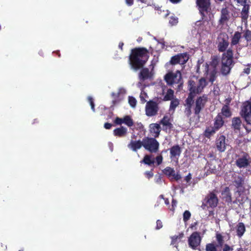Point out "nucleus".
<instances>
[{"instance_id":"obj_54","label":"nucleus","mask_w":251,"mask_h":251,"mask_svg":"<svg viewBox=\"0 0 251 251\" xmlns=\"http://www.w3.org/2000/svg\"><path fill=\"white\" fill-rule=\"evenodd\" d=\"M233 250V247H230L227 244H225L223 248V251H232Z\"/></svg>"},{"instance_id":"obj_5","label":"nucleus","mask_w":251,"mask_h":251,"mask_svg":"<svg viewBox=\"0 0 251 251\" xmlns=\"http://www.w3.org/2000/svg\"><path fill=\"white\" fill-rule=\"evenodd\" d=\"M207 84V83L204 78H201L197 83L191 80H189L188 82V89L190 94L195 96L197 94L201 93Z\"/></svg>"},{"instance_id":"obj_12","label":"nucleus","mask_w":251,"mask_h":251,"mask_svg":"<svg viewBox=\"0 0 251 251\" xmlns=\"http://www.w3.org/2000/svg\"><path fill=\"white\" fill-rule=\"evenodd\" d=\"M158 111L157 104L155 102H148L146 106V113L148 116H152L156 114Z\"/></svg>"},{"instance_id":"obj_29","label":"nucleus","mask_w":251,"mask_h":251,"mask_svg":"<svg viewBox=\"0 0 251 251\" xmlns=\"http://www.w3.org/2000/svg\"><path fill=\"white\" fill-rule=\"evenodd\" d=\"M141 163H144L149 166L153 165L155 163L154 158L151 155H146L144 156L143 160L140 162Z\"/></svg>"},{"instance_id":"obj_40","label":"nucleus","mask_w":251,"mask_h":251,"mask_svg":"<svg viewBox=\"0 0 251 251\" xmlns=\"http://www.w3.org/2000/svg\"><path fill=\"white\" fill-rule=\"evenodd\" d=\"M177 55L180 60L182 61L181 64L185 63L188 60V55L186 53H180Z\"/></svg>"},{"instance_id":"obj_27","label":"nucleus","mask_w":251,"mask_h":251,"mask_svg":"<svg viewBox=\"0 0 251 251\" xmlns=\"http://www.w3.org/2000/svg\"><path fill=\"white\" fill-rule=\"evenodd\" d=\"M241 120L240 118H234L232 120V127L234 130L239 131L241 126Z\"/></svg>"},{"instance_id":"obj_31","label":"nucleus","mask_w":251,"mask_h":251,"mask_svg":"<svg viewBox=\"0 0 251 251\" xmlns=\"http://www.w3.org/2000/svg\"><path fill=\"white\" fill-rule=\"evenodd\" d=\"M245 231V226L243 223H240L237 226V235L241 237L244 233Z\"/></svg>"},{"instance_id":"obj_19","label":"nucleus","mask_w":251,"mask_h":251,"mask_svg":"<svg viewBox=\"0 0 251 251\" xmlns=\"http://www.w3.org/2000/svg\"><path fill=\"white\" fill-rule=\"evenodd\" d=\"M153 75L152 71H150L148 68L143 69L139 74V79L141 81H144L147 79L151 78Z\"/></svg>"},{"instance_id":"obj_3","label":"nucleus","mask_w":251,"mask_h":251,"mask_svg":"<svg viewBox=\"0 0 251 251\" xmlns=\"http://www.w3.org/2000/svg\"><path fill=\"white\" fill-rule=\"evenodd\" d=\"M197 3L199 6L202 19L207 22L208 20H210L213 16L210 12L209 0H197Z\"/></svg>"},{"instance_id":"obj_18","label":"nucleus","mask_w":251,"mask_h":251,"mask_svg":"<svg viewBox=\"0 0 251 251\" xmlns=\"http://www.w3.org/2000/svg\"><path fill=\"white\" fill-rule=\"evenodd\" d=\"M142 146H143V140L142 141L140 140L134 141L132 140L127 145L128 148L134 151H137Z\"/></svg>"},{"instance_id":"obj_35","label":"nucleus","mask_w":251,"mask_h":251,"mask_svg":"<svg viewBox=\"0 0 251 251\" xmlns=\"http://www.w3.org/2000/svg\"><path fill=\"white\" fill-rule=\"evenodd\" d=\"M240 38L241 33L239 32H236L232 38L231 44L233 45H236L239 42Z\"/></svg>"},{"instance_id":"obj_13","label":"nucleus","mask_w":251,"mask_h":251,"mask_svg":"<svg viewBox=\"0 0 251 251\" xmlns=\"http://www.w3.org/2000/svg\"><path fill=\"white\" fill-rule=\"evenodd\" d=\"M232 177H233V183L235 186L239 190H242V188L244 184V178L241 175L235 173L232 175Z\"/></svg>"},{"instance_id":"obj_7","label":"nucleus","mask_w":251,"mask_h":251,"mask_svg":"<svg viewBox=\"0 0 251 251\" xmlns=\"http://www.w3.org/2000/svg\"><path fill=\"white\" fill-rule=\"evenodd\" d=\"M251 163V159L247 153H243L238 155L235 161V164L239 168H245L247 167Z\"/></svg>"},{"instance_id":"obj_38","label":"nucleus","mask_w":251,"mask_h":251,"mask_svg":"<svg viewBox=\"0 0 251 251\" xmlns=\"http://www.w3.org/2000/svg\"><path fill=\"white\" fill-rule=\"evenodd\" d=\"M174 91L169 89L167 90L166 95L164 97V99L166 100H169L173 99Z\"/></svg>"},{"instance_id":"obj_30","label":"nucleus","mask_w":251,"mask_h":251,"mask_svg":"<svg viewBox=\"0 0 251 251\" xmlns=\"http://www.w3.org/2000/svg\"><path fill=\"white\" fill-rule=\"evenodd\" d=\"M224 124V121L220 115H218L215 119L214 126L215 129L218 130Z\"/></svg>"},{"instance_id":"obj_47","label":"nucleus","mask_w":251,"mask_h":251,"mask_svg":"<svg viewBox=\"0 0 251 251\" xmlns=\"http://www.w3.org/2000/svg\"><path fill=\"white\" fill-rule=\"evenodd\" d=\"M148 97L147 94L143 90L141 91L140 95V100L142 103H145L147 101V98Z\"/></svg>"},{"instance_id":"obj_25","label":"nucleus","mask_w":251,"mask_h":251,"mask_svg":"<svg viewBox=\"0 0 251 251\" xmlns=\"http://www.w3.org/2000/svg\"><path fill=\"white\" fill-rule=\"evenodd\" d=\"M243 8L241 13V16L243 22H245L248 18L250 5L249 4L243 5Z\"/></svg>"},{"instance_id":"obj_22","label":"nucleus","mask_w":251,"mask_h":251,"mask_svg":"<svg viewBox=\"0 0 251 251\" xmlns=\"http://www.w3.org/2000/svg\"><path fill=\"white\" fill-rule=\"evenodd\" d=\"M207 157L211 158L213 159L212 162L210 163L208 162L207 164L209 166V169H210L211 170V172L213 173H216L217 172V169L216 168V167L215 166H213V165L218 164V163H219L218 161L215 159V156L211 153H208L207 155Z\"/></svg>"},{"instance_id":"obj_10","label":"nucleus","mask_w":251,"mask_h":251,"mask_svg":"<svg viewBox=\"0 0 251 251\" xmlns=\"http://www.w3.org/2000/svg\"><path fill=\"white\" fill-rule=\"evenodd\" d=\"M170 158L172 161L178 163V158L180 155L181 150L178 145L173 146L170 149Z\"/></svg>"},{"instance_id":"obj_2","label":"nucleus","mask_w":251,"mask_h":251,"mask_svg":"<svg viewBox=\"0 0 251 251\" xmlns=\"http://www.w3.org/2000/svg\"><path fill=\"white\" fill-rule=\"evenodd\" d=\"M219 63V60L217 57L214 56L211 58V61L210 64L207 63H204L203 62L198 61L197 65V73H201V70L206 75V77L209 79V81L213 83L216 78L217 74L216 67Z\"/></svg>"},{"instance_id":"obj_9","label":"nucleus","mask_w":251,"mask_h":251,"mask_svg":"<svg viewBox=\"0 0 251 251\" xmlns=\"http://www.w3.org/2000/svg\"><path fill=\"white\" fill-rule=\"evenodd\" d=\"M201 240L200 233L196 231L194 232L188 238L189 247L193 250L197 249V248L200 245Z\"/></svg>"},{"instance_id":"obj_8","label":"nucleus","mask_w":251,"mask_h":251,"mask_svg":"<svg viewBox=\"0 0 251 251\" xmlns=\"http://www.w3.org/2000/svg\"><path fill=\"white\" fill-rule=\"evenodd\" d=\"M181 79V73L179 71L176 72H169L165 76V79L169 84L178 83Z\"/></svg>"},{"instance_id":"obj_43","label":"nucleus","mask_w":251,"mask_h":251,"mask_svg":"<svg viewBox=\"0 0 251 251\" xmlns=\"http://www.w3.org/2000/svg\"><path fill=\"white\" fill-rule=\"evenodd\" d=\"M191 216V214L189 211L186 210L184 212L183 214V220L185 224L187 223V222L190 219Z\"/></svg>"},{"instance_id":"obj_56","label":"nucleus","mask_w":251,"mask_h":251,"mask_svg":"<svg viewBox=\"0 0 251 251\" xmlns=\"http://www.w3.org/2000/svg\"><path fill=\"white\" fill-rule=\"evenodd\" d=\"M216 239H217V240L218 243L220 245H222V244L223 243V236L221 234H218L216 235Z\"/></svg>"},{"instance_id":"obj_59","label":"nucleus","mask_w":251,"mask_h":251,"mask_svg":"<svg viewBox=\"0 0 251 251\" xmlns=\"http://www.w3.org/2000/svg\"><path fill=\"white\" fill-rule=\"evenodd\" d=\"M146 176L148 178H150L153 176V173L151 171H147L145 173Z\"/></svg>"},{"instance_id":"obj_44","label":"nucleus","mask_w":251,"mask_h":251,"mask_svg":"<svg viewBox=\"0 0 251 251\" xmlns=\"http://www.w3.org/2000/svg\"><path fill=\"white\" fill-rule=\"evenodd\" d=\"M182 62V61L180 60L177 55L173 56L170 60V63L172 64H176L177 63L181 64Z\"/></svg>"},{"instance_id":"obj_37","label":"nucleus","mask_w":251,"mask_h":251,"mask_svg":"<svg viewBox=\"0 0 251 251\" xmlns=\"http://www.w3.org/2000/svg\"><path fill=\"white\" fill-rule=\"evenodd\" d=\"M222 114L226 117L231 116V112L227 105H224L222 109Z\"/></svg>"},{"instance_id":"obj_28","label":"nucleus","mask_w":251,"mask_h":251,"mask_svg":"<svg viewBox=\"0 0 251 251\" xmlns=\"http://www.w3.org/2000/svg\"><path fill=\"white\" fill-rule=\"evenodd\" d=\"M222 197L227 202H230L231 201V195L230 193L229 189L228 187H226L222 192Z\"/></svg>"},{"instance_id":"obj_41","label":"nucleus","mask_w":251,"mask_h":251,"mask_svg":"<svg viewBox=\"0 0 251 251\" xmlns=\"http://www.w3.org/2000/svg\"><path fill=\"white\" fill-rule=\"evenodd\" d=\"M177 55L180 60L182 61L181 64L185 63L188 60V55L186 53H180Z\"/></svg>"},{"instance_id":"obj_6","label":"nucleus","mask_w":251,"mask_h":251,"mask_svg":"<svg viewBox=\"0 0 251 251\" xmlns=\"http://www.w3.org/2000/svg\"><path fill=\"white\" fill-rule=\"evenodd\" d=\"M159 144L153 138H145L143 139V147L151 152L157 151Z\"/></svg>"},{"instance_id":"obj_57","label":"nucleus","mask_w":251,"mask_h":251,"mask_svg":"<svg viewBox=\"0 0 251 251\" xmlns=\"http://www.w3.org/2000/svg\"><path fill=\"white\" fill-rule=\"evenodd\" d=\"M162 227V223L161 221L160 220H158L156 221V229H159Z\"/></svg>"},{"instance_id":"obj_49","label":"nucleus","mask_w":251,"mask_h":251,"mask_svg":"<svg viewBox=\"0 0 251 251\" xmlns=\"http://www.w3.org/2000/svg\"><path fill=\"white\" fill-rule=\"evenodd\" d=\"M153 38L154 40H155L157 42L158 46H160L159 48H160V49L164 48V47L165 46V43L163 39H161L160 40H157L156 38V37H154Z\"/></svg>"},{"instance_id":"obj_20","label":"nucleus","mask_w":251,"mask_h":251,"mask_svg":"<svg viewBox=\"0 0 251 251\" xmlns=\"http://www.w3.org/2000/svg\"><path fill=\"white\" fill-rule=\"evenodd\" d=\"M160 126L157 124H151L150 126V131L152 136L158 137L160 132Z\"/></svg>"},{"instance_id":"obj_51","label":"nucleus","mask_w":251,"mask_h":251,"mask_svg":"<svg viewBox=\"0 0 251 251\" xmlns=\"http://www.w3.org/2000/svg\"><path fill=\"white\" fill-rule=\"evenodd\" d=\"M201 21H197L195 23V28H198V32L200 33L201 31L203 30V28L201 27Z\"/></svg>"},{"instance_id":"obj_32","label":"nucleus","mask_w":251,"mask_h":251,"mask_svg":"<svg viewBox=\"0 0 251 251\" xmlns=\"http://www.w3.org/2000/svg\"><path fill=\"white\" fill-rule=\"evenodd\" d=\"M183 233H179L178 235H175L172 237V242L171 244L174 245L175 247L177 249V243L178 241H180L181 238L183 237Z\"/></svg>"},{"instance_id":"obj_52","label":"nucleus","mask_w":251,"mask_h":251,"mask_svg":"<svg viewBox=\"0 0 251 251\" xmlns=\"http://www.w3.org/2000/svg\"><path fill=\"white\" fill-rule=\"evenodd\" d=\"M88 101L91 105L92 110L94 112L95 111V104H94V102L93 98L89 96L88 97Z\"/></svg>"},{"instance_id":"obj_17","label":"nucleus","mask_w":251,"mask_h":251,"mask_svg":"<svg viewBox=\"0 0 251 251\" xmlns=\"http://www.w3.org/2000/svg\"><path fill=\"white\" fill-rule=\"evenodd\" d=\"M226 137L221 135L216 140V147L221 152L224 151L226 148V144L225 142Z\"/></svg>"},{"instance_id":"obj_1","label":"nucleus","mask_w":251,"mask_h":251,"mask_svg":"<svg viewBox=\"0 0 251 251\" xmlns=\"http://www.w3.org/2000/svg\"><path fill=\"white\" fill-rule=\"evenodd\" d=\"M148 53L145 49H137L132 50L129 62L131 68L135 71L141 68L148 59Z\"/></svg>"},{"instance_id":"obj_14","label":"nucleus","mask_w":251,"mask_h":251,"mask_svg":"<svg viewBox=\"0 0 251 251\" xmlns=\"http://www.w3.org/2000/svg\"><path fill=\"white\" fill-rule=\"evenodd\" d=\"M206 205L210 207H215L217 205L218 200L216 195L213 193H210L206 197Z\"/></svg>"},{"instance_id":"obj_53","label":"nucleus","mask_w":251,"mask_h":251,"mask_svg":"<svg viewBox=\"0 0 251 251\" xmlns=\"http://www.w3.org/2000/svg\"><path fill=\"white\" fill-rule=\"evenodd\" d=\"M154 159L155 160V162L156 161L157 165H159L162 162L163 157L161 155H159L157 156Z\"/></svg>"},{"instance_id":"obj_48","label":"nucleus","mask_w":251,"mask_h":251,"mask_svg":"<svg viewBox=\"0 0 251 251\" xmlns=\"http://www.w3.org/2000/svg\"><path fill=\"white\" fill-rule=\"evenodd\" d=\"M206 251H217V249L213 244H208L206 246Z\"/></svg>"},{"instance_id":"obj_21","label":"nucleus","mask_w":251,"mask_h":251,"mask_svg":"<svg viewBox=\"0 0 251 251\" xmlns=\"http://www.w3.org/2000/svg\"><path fill=\"white\" fill-rule=\"evenodd\" d=\"M160 124L163 126V129L167 131L170 130L172 127V124L170 122V119L168 116H164L163 118L160 121Z\"/></svg>"},{"instance_id":"obj_33","label":"nucleus","mask_w":251,"mask_h":251,"mask_svg":"<svg viewBox=\"0 0 251 251\" xmlns=\"http://www.w3.org/2000/svg\"><path fill=\"white\" fill-rule=\"evenodd\" d=\"M218 130L217 129H215L214 126H209L207 127L205 131V135L207 137H210L211 135H213L215 132Z\"/></svg>"},{"instance_id":"obj_16","label":"nucleus","mask_w":251,"mask_h":251,"mask_svg":"<svg viewBox=\"0 0 251 251\" xmlns=\"http://www.w3.org/2000/svg\"><path fill=\"white\" fill-rule=\"evenodd\" d=\"M163 173L169 177L172 176L173 178L178 180L181 178V176L178 173H176L174 169L167 167L163 170Z\"/></svg>"},{"instance_id":"obj_24","label":"nucleus","mask_w":251,"mask_h":251,"mask_svg":"<svg viewBox=\"0 0 251 251\" xmlns=\"http://www.w3.org/2000/svg\"><path fill=\"white\" fill-rule=\"evenodd\" d=\"M229 18V12L227 8H223L221 11V16L220 22L224 24L227 22Z\"/></svg>"},{"instance_id":"obj_45","label":"nucleus","mask_w":251,"mask_h":251,"mask_svg":"<svg viewBox=\"0 0 251 251\" xmlns=\"http://www.w3.org/2000/svg\"><path fill=\"white\" fill-rule=\"evenodd\" d=\"M137 101L136 99L131 96L128 97V103L132 107H135Z\"/></svg>"},{"instance_id":"obj_42","label":"nucleus","mask_w":251,"mask_h":251,"mask_svg":"<svg viewBox=\"0 0 251 251\" xmlns=\"http://www.w3.org/2000/svg\"><path fill=\"white\" fill-rule=\"evenodd\" d=\"M177 55L180 60L182 61L181 64L185 63L188 60V55L186 53H180Z\"/></svg>"},{"instance_id":"obj_58","label":"nucleus","mask_w":251,"mask_h":251,"mask_svg":"<svg viewBox=\"0 0 251 251\" xmlns=\"http://www.w3.org/2000/svg\"><path fill=\"white\" fill-rule=\"evenodd\" d=\"M239 4H240L241 5H246L247 3V0H235Z\"/></svg>"},{"instance_id":"obj_36","label":"nucleus","mask_w":251,"mask_h":251,"mask_svg":"<svg viewBox=\"0 0 251 251\" xmlns=\"http://www.w3.org/2000/svg\"><path fill=\"white\" fill-rule=\"evenodd\" d=\"M124 124L131 127L133 125V121L129 116L127 115L124 117Z\"/></svg>"},{"instance_id":"obj_11","label":"nucleus","mask_w":251,"mask_h":251,"mask_svg":"<svg viewBox=\"0 0 251 251\" xmlns=\"http://www.w3.org/2000/svg\"><path fill=\"white\" fill-rule=\"evenodd\" d=\"M126 93V89L123 87L120 88L119 89L117 93H112L111 94V96L113 98L112 100V103L113 105L118 104L123 99V97Z\"/></svg>"},{"instance_id":"obj_15","label":"nucleus","mask_w":251,"mask_h":251,"mask_svg":"<svg viewBox=\"0 0 251 251\" xmlns=\"http://www.w3.org/2000/svg\"><path fill=\"white\" fill-rule=\"evenodd\" d=\"M207 98L206 97H200L196 101V106L195 108V113L197 115L199 114L201 109L203 108L206 102Z\"/></svg>"},{"instance_id":"obj_61","label":"nucleus","mask_w":251,"mask_h":251,"mask_svg":"<svg viewBox=\"0 0 251 251\" xmlns=\"http://www.w3.org/2000/svg\"><path fill=\"white\" fill-rule=\"evenodd\" d=\"M244 74L249 75L250 73V68L248 67L244 69L243 72Z\"/></svg>"},{"instance_id":"obj_50","label":"nucleus","mask_w":251,"mask_h":251,"mask_svg":"<svg viewBox=\"0 0 251 251\" xmlns=\"http://www.w3.org/2000/svg\"><path fill=\"white\" fill-rule=\"evenodd\" d=\"M185 109L184 111V113L187 117H189V116L191 115V114L192 113V111H191L192 106H188L187 105H185Z\"/></svg>"},{"instance_id":"obj_39","label":"nucleus","mask_w":251,"mask_h":251,"mask_svg":"<svg viewBox=\"0 0 251 251\" xmlns=\"http://www.w3.org/2000/svg\"><path fill=\"white\" fill-rule=\"evenodd\" d=\"M195 97V95L189 94L188 98L185 100V105H187L188 106H191L193 105L194 103V100L193 98Z\"/></svg>"},{"instance_id":"obj_34","label":"nucleus","mask_w":251,"mask_h":251,"mask_svg":"<svg viewBox=\"0 0 251 251\" xmlns=\"http://www.w3.org/2000/svg\"><path fill=\"white\" fill-rule=\"evenodd\" d=\"M179 103V101L178 99H173L171 100L169 110H172L173 112H174L176 108L178 105Z\"/></svg>"},{"instance_id":"obj_23","label":"nucleus","mask_w":251,"mask_h":251,"mask_svg":"<svg viewBox=\"0 0 251 251\" xmlns=\"http://www.w3.org/2000/svg\"><path fill=\"white\" fill-rule=\"evenodd\" d=\"M127 129L124 126L115 129L113 131V134L115 136L119 137H124L126 135Z\"/></svg>"},{"instance_id":"obj_60","label":"nucleus","mask_w":251,"mask_h":251,"mask_svg":"<svg viewBox=\"0 0 251 251\" xmlns=\"http://www.w3.org/2000/svg\"><path fill=\"white\" fill-rule=\"evenodd\" d=\"M176 204H177L176 201L173 199L172 202V208L171 209L172 210H174L175 207L176 206Z\"/></svg>"},{"instance_id":"obj_62","label":"nucleus","mask_w":251,"mask_h":251,"mask_svg":"<svg viewBox=\"0 0 251 251\" xmlns=\"http://www.w3.org/2000/svg\"><path fill=\"white\" fill-rule=\"evenodd\" d=\"M198 225V222H196L193 224H192L190 226V227L192 229V230H196V226Z\"/></svg>"},{"instance_id":"obj_55","label":"nucleus","mask_w":251,"mask_h":251,"mask_svg":"<svg viewBox=\"0 0 251 251\" xmlns=\"http://www.w3.org/2000/svg\"><path fill=\"white\" fill-rule=\"evenodd\" d=\"M115 123L117 125H122V124H124V118H121L117 117L116 118L115 120Z\"/></svg>"},{"instance_id":"obj_63","label":"nucleus","mask_w":251,"mask_h":251,"mask_svg":"<svg viewBox=\"0 0 251 251\" xmlns=\"http://www.w3.org/2000/svg\"><path fill=\"white\" fill-rule=\"evenodd\" d=\"M191 179V175L190 173H189L184 178L185 180L187 182H188L190 181Z\"/></svg>"},{"instance_id":"obj_26","label":"nucleus","mask_w":251,"mask_h":251,"mask_svg":"<svg viewBox=\"0 0 251 251\" xmlns=\"http://www.w3.org/2000/svg\"><path fill=\"white\" fill-rule=\"evenodd\" d=\"M228 46V42L226 39L219 40L218 49L220 51L223 52L226 50Z\"/></svg>"},{"instance_id":"obj_46","label":"nucleus","mask_w":251,"mask_h":251,"mask_svg":"<svg viewBox=\"0 0 251 251\" xmlns=\"http://www.w3.org/2000/svg\"><path fill=\"white\" fill-rule=\"evenodd\" d=\"M169 23L171 26L176 25L178 23V18L175 16H171L170 17Z\"/></svg>"},{"instance_id":"obj_4","label":"nucleus","mask_w":251,"mask_h":251,"mask_svg":"<svg viewBox=\"0 0 251 251\" xmlns=\"http://www.w3.org/2000/svg\"><path fill=\"white\" fill-rule=\"evenodd\" d=\"M232 56V52L229 50L223 55L221 72L224 75L228 74L231 70L233 62Z\"/></svg>"},{"instance_id":"obj_64","label":"nucleus","mask_w":251,"mask_h":251,"mask_svg":"<svg viewBox=\"0 0 251 251\" xmlns=\"http://www.w3.org/2000/svg\"><path fill=\"white\" fill-rule=\"evenodd\" d=\"M104 126L106 129H108L111 127L112 125L111 124L107 123L104 124Z\"/></svg>"}]
</instances>
